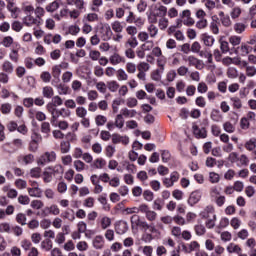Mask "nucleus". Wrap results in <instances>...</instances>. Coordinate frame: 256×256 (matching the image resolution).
<instances>
[{
  "label": "nucleus",
  "instance_id": "nucleus-1",
  "mask_svg": "<svg viewBox=\"0 0 256 256\" xmlns=\"http://www.w3.org/2000/svg\"><path fill=\"white\" fill-rule=\"evenodd\" d=\"M146 17L149 23H157L161 17H167V6L161 2L151 4L146 12Z\"/></svg>",
  "mask_w": 256,
  "mask_h": 256
},
{
  "label": "nucleus",
  "instance_id": "nucleus-2",
  "mask_svg": "<svg viewBox=\"0 0 256 256\" xmlns=\"http://www.w3.org/2000/svg\"><path fill=\"white\" fill-rule=\"evenodd\" d=\"M55 161H57V153L55 151H47L39 157L38 165L44 167L47 163H55Z\"/></svg>",
  "mask_w": 256,
  "mask_h": 256
},
{
  "label": "nucleus",
  "instance_id": "nucleus-3",
  "mask_svg": "<svg viewBox=\"0 0 256 256\" xmlns=\"http://www.w3.org/2000/svg\"><path fill=\"white\" fill-rule=\"evenodd\" d=\"M99 33L102 41H109V39H111L113 36V31L111 30V26H109V24L102 25Z\"/></svg>",
  "mask_w": 256,
  "mask_h": 256
},
{
  "label": "nucleus",
  "instance_id": "nucleus-4",
  "mask_svg": "<svg viewBox=\"0 0 256 256\" xmlns=\"http://www.w3.org/2000/svg\"><path fill=\"white\" fill-rule=\"evenodd\" d=\"M180 17L181 19H184L183 25H186V27H192V25H195V19L191 17V10H183Z\"/></svg>",
  "mask_w": 256,
  "mask_h": 256
},
{
  "label": "nucleus",
  "instance_id": "nucleus-5",
  "mask_svg": "<svg viewBox=\"0 0 256 256\" xmlns=\"http://www.w3.org/2000/svg\"><path fill=\"white\" fill-rule=\"evenodd\" d=\"M42 213L45 217L48 215H54L57 217V215H61V208L57 204H52L50 206H46L43 210Z\"/></svg>",
  "mask_w": 256,
  "mask_h": 256
},
{
  "label": "nucleus",
  "instance_id": "nucleus-6",
  "mask_svg": "<svg viewBox=\"0 0 256 256\" xmlns=\"http://www.w3.org/2000/svg\"><path fill=\"white\" fill-rule=\"evenodd\" d=\"M47 111L51 114V123L52 125H56L57 120L61 117L60 109L55 108V106H51V104H47Z\"/></svg>",
  "mask_w": 256,
  "mask_h": 256
},
{
  "label": "nucleus",
  "instance_id": "nucleus-7",
  "mask_svg": "<svg viewBox=\"0 0 256 256\" xmlns=\"http://www.w3.org/2000/svg\"><path fill=\"white\" fill-rule=\"evenodd\" d=\"M23 24L26 27H33V25H36L37 27H39V25H41V21L38 20L37 16L35 17V16L29 14L23 18Z\"/></svg>",
  "mask_w": 256,
  "mask_h": 256
},
{
  "label": "nucleus",
  "instance_id": "nucleus-8",
  "mask_svg": "<svg viewBox=\"0 0 256 256\" xmlns=\"http://www.w3.org/2000/svg\"><path fill=\"white\" fill-rule=\"evenodd\" d=\"M131 225L132 227H143L144 229H149V224L145 221H141V218L139 215L134 214L131 219Z\"/></svg>",
  "mask_w": 256,
  "mask_h": 256
},
{
  "label": "nucleus",
  "instance_id": "nucleus-9",
  "mask_svg": "<svg viewBox=\"0 0 256 256\" xmlns=\"http://www.w3.org/2000/svg\"><path fill=\"white\" fill-rule=\"evenodd\" d=\"M115 231L118 235H125L129 231V225L125 221H119L115 225Z\"/></svg>",
  "mask_w": 256,
  "mask_h": 256
},
{
  "label": "nucleus",
  "instance_id": "nucleus-10",
  "mask_svg": "<svg viewBox=\"0 0 256 256\" xmlns=\"http://www.w3.org/2000/svg\"><path fill=\"white\" fill-rule=\"evenodd\" d=\"M198 201H201V191L195 190L190 194L188 198V205L193 207V205H197Z\"/></svg>",
  "mask_w": 256,
  "mask_h": 256
},
{
  "label": "nucleus",
  "instance_id": "nucleus-11",
  "mask_svg": "<svg viewBox=\"0 0 256 256\" xmlns=\"http://www.w3.org/2000/svg\"><path fill=\"white\" fill-rule=\"evenodd\" d=\"M215 215V208H213V206H207L203 211L200 212V217L205 220L210 219Z\"/></svg>",
  "mask_w": 256,
  "mask_h": 256
},
{
  "label": "nucleus",
  "instance_id": "nucleus-12",
  "mask_svg": "<svg viewBox=\"0 0 256 256\" xmlns=\"http://www.w3.org/2000/svg\"><path fill=\"white\" fill-rule=\"evenodd\" d=\"M92 245L94 249H103L105 247V239L102 235H97L93 238Z\"/></svg>",
  "mask_w": 256,
  "mask_h": 256
},
{
  "label": "nucleus",
  "instance_id": "nucleus-13",
  "mask_svg": "<svg viewBox=\"0 0 256 256\" xmlns=\"http://www.w3.org/2000/svg\"><path fill=\"white\" fill-rule=\"evenodd\" d=\"M218 16L220 17L221 24L223 27H231L233 25V22L231 21V17L229 15L225 14V12L220 11L218 13Z\"/></svg>",
  "mask_w": 256,
  "mask_h": 256
},
{
  "label": "nucleus",
  "instance_id": "nucleus-14",
  "mask_svg": "<svg viewBox=\"0 0 256 256\" xmlns=\"http://www.w3.org/2000/svg\"><path fill=\"white\" fill-rule=\"evenodd\" d=\"M58 83L57 81L53 80L52 85L57 89L58 93L60 95H69V86H66L63 83L55 84Z\"/></svg>",
  "mask_w": 256,
  "mask_h": 256
},
{
  "label": "nucleus",
  "instance_id": "nucleus-15",
  "mask_svg": "<svg viewBox=\"0 0 256 256\" xmlns=\"http://www.w3.org/2000/svg\"><path fill=\"white\" fill-rule=\"evenodd\" d=\"M112 143H122V145H129V137L128 136H121L119 134L112 135Z\"/></svg>",
  "mask_w": 256,
  "mask_h": 256
},
{
  "label": "nucleus",
  "instance_id": "nucleus-16",
  "mask_svg": "<svg viewBox=\"0 0 256 256\" xmlns=\"http://www.w3.org/2000/svg\"><path fill=\"white\" fill-rule=\"evenodd\" d=\"M193 133L198 139H205V137H207V130L203 127L199 128L197 125L193 126Z\"/></svg>",
  "mask_w": 256,
  "mask_h": 256
},
{
  "label": "nucleus",
  "instance_id": "nucleus-17",
  "mask_svg": "<svg viewBox=\"0 0 256 256\" xmlns=\"http://www.w3.org/2000/svg\"><path fill=\"white\" fill-rule=\"evenodd\" d=\"M47 169H50V171L54 177H57V175H63V173L65 171L61 164H56L54 166H48Z\"/></svg>",
  "mask_w": 256,
  "mask_h": 256
},
{
  "label": "nucleus",
  "instance_id": "nucleus-18",
  "mask_svg": "<svg viewBox=\"0 0 256 256\" xmlns=\"http://www.w3.org/2000/svg\"><path fill=\"white\" fill-rule=\"evenodd\" d=\"M201 39L206 47H213L215 43V38L207 33L202 34Z\"/></svg>",
  "mask_w": 256,
  "mask_h": 256
},
{
  "label": "nucleus",
  "instance_id": "nucleus-19",
  "mask_svg": "<svg viewBox=\"0 0 256 256\" xmlns=\"http://www.w3.org/2000/svg\"><path fill=\"white\" fill-rule=\"evenodd\" d=\"M147 31L151 39H155V37L159 35V27H157L155 23H150V25L147 27Z\"/></svg>",
  "mask_w": 256,
  "mask_h": 256
},
{
  "label": "nucleus",
  "instance_id": "nucleus-20",
  "mask_svg": "<svg viewBox=\"0 0 256 256\" xmlns=\"http://www.w3.org/2000/svg\"><path fill=\"white\" fill-rule=\"evenodd\" d=\"M120 115L126 119H133L137 115V110H129L128 108H122L120 110Z\"/></svg>",
  "mask_w": 256,
  "mask_h": 256
},
{
  "label": "nucleus",
  "instance_id": "nucleus-21",
  "mask_svg": "<svg viewBox=\"0 0 256 256\" xmlns=\"http://www.w3.org/2000/svg\"><path fill=\"white\" fill-rule=\"evenodd\" d=\"M157 23L160 31H165V29L169 27V18H167L166 16H162L157 19Z\"/></svg>",
  "mask_w": 256,
  "mask_h": 256
},
{
  "label": "nucleus",
  "instance_id": "nucleus-22",
  "mask_svg": "<svg viewBox=\"0 0 256 256\" xmlns=\"http://www.w3.org/2000/svg\"><path fill=\"white\" fill-rule=\"evenodd\" d=\"M2 71L4 73L11 74V73H13V71H15V66H13V63H11V61L5 60L2 63Z\"/></svg>",
  "mask_w": 256,
  "mask_h": 256
},
{
  "label": "nucleus",
  "instance_id": "nucleus-23",
  "mask_svg": "<svg viewBox=\"0 0 256 256\" xmlns=\"http://www.w3.org/2000/svg\"><path fill=\"white\" fill-rule=\"evenodd\" d=\"M94 121L97 127H103L107 124V116L98 114L95 116Z\"/></svg>",
  "mask_w": 256,
  "mask_h": 256
},
{
  "label": "nucleus",
  "instance_id": "nucleus-24",
  "mask_svg": "<svg viewBox=\"0 0 256 256\" xmlns=\"http://www.w3.org/2000/svg\"><path fill=\"white\" fill-rule=\"evenodd\" d=\"M110 63L111 65H119V63H125V57L115 53L110 57Z\"/></svg>",
  "mask_w": 256,
  "mask_h": 256
},
{
  "label": "nucleus",
  "instance_id": "nucleus-25",
  "mask_svg": "<svg viewBox=\"0 0 256 256\" xmlns=\"http://www.w3.org/2000/svg\"><path fill=\"white\" fill-rule=\"evenodd\" d=\"M59 7H61L59 1L55 0L46 5L45 10L47 11V13H55V11L59 9Z\"/></svg>",
  "mask_w": 256,
  "mask_h": 256
},
{
  "label": "nucleus",
  "instance_id": "nucleus-26",
  "mask_svg": "<svg viewBox=\"0 0 256 256\" xmlns=\"http://www.w3.org/2000/svg\"><path fill=\"white\" fill-rule=\"evenodd\" d=\"M114 126L117 129H123L125 127V118L121 114H117L114 121Z\"/></svg>",
  "mask_w": 256,
  "mask_h": 256
},
{
  "label": "nucleus",
  "instance_id": "nucleus-27",
  "mask_svg": "<svg viewBox=\"0 0 256 256\" xmlns=\"http://www.w3.org/2000/svg\"><path fill=\"white\" fill-rule=\"evenodd\" d=\"M27 191L30 197L41 198L43 195V190H41V188H27Z\"/></svg>",
  "mask_w": 256,
  "mask_h": 256
},
{
  "label": "nucleus",
  "instance_id": "nucleus-28",
  "mask_svg": "<svg viewBox=\"0 0 256 256\" xmlns=\"http://www.w3.org/2000/svg\"><path fill=\"white\" fill-rule=\"evenodd\" d=\"M74 165V169L78 172L81 173L83 171H85V169H87V164H85V162L81 161V160H75L73 162Z\"/></svg>",
  "mask_w": 256,
  "mask_h": 256
},
{
  "label": "nucleus",
  "instance_id": "nucleus-29",
  "mask_svg": "<svg viewBox=\"0 0 256 256\" xmlns=\"http://www.w3.org/2000/svg\"><path fill=\"white\" fill-rule=\"evenodd\" d=\"M42 95L43 97H45L46 99H51L53 98V95H55V91L53 90V87L51 86H45L42 89Z\"/></svg>",
  "mask_w": 256,
  "mask_h": 256
},
{
  "label": "nucleus",
  "instance_id": "nucleus-30",
  "mask_svg": "<svg viewBox=\"0 0 256 256\" xmlns=\"http://www.w3.org/2000/svg\"><path fill=\"white\" fill-rule=\"evenodd\" d=\"M67 5H75L76 9H85V0H66Z\"/></svg>",
  "mask_w": 256,
  "mask_h": 256
},
{
  "label": "nucleus",
  "instance_id": "nucleus-31",
  "mask_svg": "<svg viewBox=\"0 0 256 256\" xmlns=\"http://www.w3.org/2000/svg\"><path fill=\"white\" fill-rule=\"evenodd\" d=\"M210 117H211L212 121H215L216 123L223 121V115H221V111H219L217 109L212 110Z\"/></svg>",
  "mask_w": 256,
  "mask_h": 256
},
{
  "label": "nucleus",
  "instance_id": "nucleus-32",
  "mask_svg": "<svg viewBox=\"0 0 256 256\" xmlns=\"http://www.w3.org/2000/svg\"><path fill=\"white\" fill-rule=\"evenodd\" d=\"M125 103V100L123 98H116L112 101V111L113 113L119 112L120 105H123Z\"/></svg>",
  "mask_w": 256,
  "mask_h": 256
},
{
  "label": "nucleus",
  "instance_id": "nucleus-33",
  "mask_svg": "<svg viewBox=\"0 0 256 256\" xmlns=\"http://www.w3.org/2000/svg\"><path fill=\"white\" fill-rule=\"evenodd\" d=\"M98 201L100 204H102L104 211H111V206L107 202V196L106 195H100L98 197Z\"/></svg>",
  "mask_w": 256,
  "mask_h": 256
},
{
  "label": "nucleus",
  "instance_id": "nucleus-34",
  "mask_svg": "<svg viewBox=\"0 0 256 256\" xmlns=\"http://www.w3.org/2000/svg\"><path fill=\"white\" fill-rule=\"evenodd\" d=\"M107 87L111 93H117L119 91V82L115 80H111L107 82Z\"/></svg>",
  "mask_w": 256,
  "mask_h": 256
},
{
  "label": "nucleus",
  "instance_id": "nucleus-35",
  "mask_svg": "<svg viewBox=\"0 0 256 256\" xmlns=\"http://www.w3.org/2000/svg\"><path fill=\"white\" fill-rule=\"evenodd\" d=\"M105 165H107V161H105V159L97 158L94 160L92 167H94V169H103Z\"/></svg>",
  "mask_w": 256,
  "mask_h": 256
},
{
  "label": "nucleus",
  "instance_id": "nucleus-36",
  "mask_svg": "<svg viewBox=\"0 0 256 256\" xmlns=\"http://www.w3.org/2000/svg\"><path fill=\"white\" fill-rule=\"evenodd\" d=\"M200 57H204V59H207V63L212 64L213 63V54L209 50H202L199 53Z\"/></svg>",
  "mask_w": 256,
  "mask_h": 256
},
{
  "label": "nucleus",
  "instance_id": "nucleus-37",
  "mask_svg": "<svg viewBox=\"0 0 256 256\" xmlns=\"http://www.w3.org/2000/svg\"><path fill=\"white\" fill-rule=\"evenodd\" d=\"M217 222V214L210 218H206L205 220V227L207 229H213L215 227V223Z\"/></svg>",
  "mask_w": 256,
  "mask_h": 256
},
{
  "label": "nucleus",
  "instance_id": "nucleus-38",
  "mask_svg": "<svg viewBox=\"0 0 256 256\" xmlns=\"http://www.w3.org/2000/svg\"><path fill=\"white\" fill-rule=\"evenodd\" d=\"M244 147L247 151L254 152L256 150V138H251L250 140L246 141Z\"/></svg>",
  "mask_w": 256,
  "mask_h": 256
},
{
  "label": "nucleus",
  "instance_id": "nucleus-39",
  "mask_svg": "<svg viewBox=\"0 0 256 256\" xmlns=\"http://www.w3.org/2000/svg\"><path fill=\"white\" fill-rule=\"evenodd\" d=\"M21 9L23 13H26V15L29 13H33V11H35V7L33 6V4L29 2H23Z\"/></svg>",
  "mask_w": 256,
  "mask_h": 256
},
{
  "label": "nucleus",
  "instance_id": "nucleus-40",
  "mask_svg": "<svg viewBox=\"0 0 256 256\" xmlns=\"http://www.w3.org/2000/svg\"><path fill=\"white\" fill-rule=\"evenodd\" d=\"M194 231L198 237H202V235H205L207 233V228H205V225L203 224H197L194 227Z\"/></svg>",
  "mask_w": 256,
  "mask_h": 256
},
{
  "label": "nucleus",
  "instance_id": "nucleus-41",
  "mask_svg": "<svg viewBox=\"0 0 256 256\" xmlns=\"http://www.w3.org/2000/svg\"><path fill=\"white\" fill-rule=\"evenodd\" d=\"M111 225V218L109 216H104L100 220V227L105 231V229H109V226Z\"/></svg>",
  "mask_w": 256,
  "mask_h": 256
},
{
  "label": "nucleus",
  "instance_id": "nucleus-42",
  "mask_svg": "<svg viewBox=\"0 0 256 256\" xmlns=\"http://www.w3.org/2000/svg\"><path fill=\"white\" fill-rule=\"evenodd\" d=\"M9 59L13 61V63H19V49H12L9 53Z\"/></svg>",
  "mask_w": 256,
  "mask_h": 256
},
{
  "label": "nucleus",
  "instance_id": "nucleus-43",
  "mask_svg": "<svg viewBox=\"0 0 256 256\" xmlns=\"http://www.w3.org/2000/svg\"><path fill=\"white\" fill-rule=\"evenodd\" d=\"M75 113L76 117H78L79 119H85V117H87V109L85 107H77Z\"/></svg>",
  "mask_w": 256,
  "mask_h": 256
},
{
  "label": "nucleus",
  "instance_id": "nucleus-44",
  "mask_svg": "<svg viewBox=\"0 0 256 256\" xmlns=\"http://www.w3.org/2000/svg\"><path fill=\"white\" fill-rule=\"evenodd\" d=\"M43 181L44 183H51V181H53V174L50 169H47V167L43 172Z\"/></svg>",
  "mask_w": 256,
  "mask_h": 256
},
{
  "label": "nucleus",
  "instance_id": "nucleus-45",
  "mask_svg": "<svg viewBox=\"0 0 256 256\" xmlns=\"http://www.w3.org/2000/svg\"><path fill=\"white\" fill-rule=\"evenodd\" d=\"M52 77L59 83V77H61V66L59 64L52 67Z\"/></svg>",
  "mask_w": 256,
  "mask_h": 256
},
{
  "label": "nucleus",
  "instance_id": "nucleus-46",
  "mask_svg": "<svg viewBox=\"0 0 256 256\" xmlns=\"http://www.w3.org/2000/svg\"><path fill=\"white\" fill-rule=\"evenodd\" d=\"M112 27V31H114V33H123V24H121L120 21H114L111 24Z\"/></svg>",
  "mask_w": 256,
  "mask_h": 256
},
{
  "label": "nucleus",
  "instance_id": "nucleus-47",
  "mask_svg": "<svg viewBox=\"0 0 256 256\" xmlns=\"http://www.w3.org/2000/svg\"><path fill=\"white\" fill-rule=\"evenodd\" d=\"M157 67L161 71H165V65H167V58L165 56H160L157 61Z\"/></svg>",
  "mask_w": 256,
  "mask_h": 256
},
{
  "label": "nucleus",
  "instance_id": "nucleus-48",
  "mask_svg": "<svg viewBox=\"0 0 256 256\" xmlns=\"http://www.w3.org/2000/svg\"><path fill=\"white\" fill-rule=\"evenodd\" d=\"M60 151L61 153H69L71 151V143L69 141H62L60 143Z\"/></svg>",
  "mask_w": 256,
  "mask_h": 256
},
{
  "label": "nucleus",
  "instance_id": "nucleus-49",
  "mask_svg": "<svg viewBox=\"0 0 256 256\" xmlns=\"http://www.w3.org/2000/svg\"><path fill=\"white\" fill-rule=\"evenodd\" d=\"M11 109H13V106L9 103H4L0 106L2 115H9V113H11Z\"/></svg>",
  "mask_w": 256,
  "mask_h": 256
},
{
  "label": "nucleus",
  "instance_id": "nucleus-50",
  "mask_svg": "<svg viewBox=\"0 0 256 256\" xmlns=\"http://www.w3.org/2000/svg\"><path fill=\"white\" fill-rule=\"evenodd\" d=\"M40 131L44 133V135H49V133H51V124L49 122H42Z\"/></svg>",
  "mask_w": 256,
  "mask_h": 256
},
{
  "label": "nucleus",
  "instance_id": "nucleus-51",
  "mask_svg": "<svg viewBox=\"0 0 256 256\" xmlns=\"http://www.w3.org/2000/svg\"><path fill=\"white\" fill-rule=\"evenodd\" d=\"M241 13H242L241 7L239 6L234 7L230 12L231 19H239V17H241Z\"/></svg>",
  "mask_w": 256,
  "mask_h": 256
},
{
  "label": "nucleus",
  "instance_id": "nucleus-52",
  "mask_svg": "<svg viewBox=\"0 0 256 256\" xmlns=\"http://www.w3.org/2000/svg\"><path fill=\"white\" fill-rule=\"evenodd\" d=\"M165 71L164 70H160V69H156L151 73V79L153 81H161V75H163Z\"/></svg>",
  "mask_w": 256,
  "mask_h": 256
},
{
  "label": "nucleus",
  "instance_id": "nucleus-53",
  "mask_svg": "<svg viewBox=\"0 0 256 256\" xmlns=\"http://www.w3.org/2000/svg\"><path fill=\"white\" fill-rule=\"evenodd\" d=\"M221 191H223V188H221V186H213L210 188V195L211 197H219V195H221Z\"/></svg>",
  "mask_w": 256,
  "mask_h": 256
},
{
  "label": "nucleus",
  "instance_id": "nucleus-54",
  "mask_svg": "<svg viewBox=\"0 0 256 256\" xmlns=\"http://www.w3.org/2000/svg\"><path fill=\"white\" fill-rule=\"evenodd\" d=\"M228 253H241V247L235 243H230L227 246Z\"/></svg>",
  "mask_w": 256,
  "mask_h": 256
},
{
  "label": "nucleus",
  "instance_id": "nucleus-55",
  "mask_svg": "<svg viewBox=\"0 0 256 256\" xmlns=\"http://www.w3.org/2000/svg\"><path fill=\"white\" fill-rule=\"evenodd\" d=\"M13 43H14V40H13V37L11 36H5L1 41V45L6 48L11 47Z\"/></svg>",
  "mask_w": 256,
  "mask_h": 256
},
{
  "label": "nucleus",
  "instance_id": "nucleus-56",
  "mask_svg": "<svg viewBox=\"0 0 256 256\" xmlns=\"http://www.w3.org/2000/svg\"><path fill=\"white\" fill-rule=\"evenodd\" d=\"M30 206L32 209H43V207H45V203H43V201L41 200H32L30 203Z\"/></svg>",
  "mask_w": 256,
  "mask_h": 256
},
{
  "label": "nucleus",
  "instance_id": "nucleus-57",
  "mask_svg": "<svg viewBox=\"0 0 256 256\" xmlns=\"http://www.w3.org/2000/svg\"><path fill=\"white\" fill-rule=\"evenodd\" d=\"M45 11V8L41 6H36V8H34V13L38 20H41L42 17H45Z\"/></svg>",
  "mask_w": 256,
  "mask_h": 256
},
{
  "label": "nucleus",
  "instance_id": "nucleus-58",
  "mask_svg": "<svg viewBox=\"0 0 256 256\" xmlns=\"http://www.w3.org/2000/svg\"><path fill=\"white\" fill-rule=\"evenodd\" d=\"M117 79L118 81H127L129 79V75H127V72L123 69L117 70Z\"/></svg>",
  "mask_w": 256,
  "mask_h": 256
},
{
  "label": "nucleus",
  "instance_id": "nucleus-59",
  "mask_svg": "<svg viewBox=\"0 0 256 256\" xmlns=\"http://www.w3.org/2000/svg\"><path fill=\"white\" fill-rule=\"evenodd\" d=\"M209 181L210 183H213V184L219 183V181H221V176L216 172H210Z\"/></svg>",
  "mask_w": 256,
  "mask_h": 256
},
{
  "label": "nucleus",
  "instance_id": "nucleus-60",
  "mask_svg": "<svg viewBox=\"0 0 256 256\" xmlns=\"http://www.w3.org/2000/svg\"><path fill=\"white\" fill-rule=\"evenodd\" d=\"M89 58L92 61H99V59H101V52H99V50H90Z\"/></svg>",
  "mask_w": 256,
  "mask_h": 256
},
{
  "label": "nucleus",
  "instance_id": "nucleus-61",
  "mask_svg": "<svg viewBox=\"0 0 256 256\" xmlns=\"http://www.w3.org/2000/svg\"><path fill=\"white\" fill-rule=\"evenodd\" d=\"M223 129L226 131V133H235V125H233L230 121L223 124Z\"/></svg>",
  "mask_w": 256,
  "mask_h": 256
},
{
  "label": "nucleus",
  "instance_id": "nucleus-62",
  "mask_svg": "<svg viewBox=\"0 0 256 256\" xmlns=\"http://www.w3.org/2000/svg\"><path fill=\"white\" fill-rule=\"evenodd\" d=\"M137 69H138V71H142L143 73H147V71H149V69H151V65H149V63H147V62H140L137 65Z\"/></svg>",
  "mask_w": 256,
  "mask_h": 256
},
{
  "label": "nucleus",
  "instance_id": "nucleus-63",
  "mask_svg": "<svg viewBox=\"0 0 256 256\" xmlns=\"http://www.w3.org/2000/svg\"><path fill=\"white\" fill-rule=\"evenodd\" d=\"M0 233H11V224L9 222L0 223Z\"/></svg>",
  "mask_w": 256,
  "mask_h": 256
},
{
  "label": "nucleus",
  "instance_id": "nucleus-64",
  "mask_svg": "<svg viewBox=\"0 0 256 256\" xmlns=\"http://www.w3.org/2000/svg\"><path fill=\"white\" fill-rule=\"evenodd\" d=\"M256 75V67L255 66H247V69H246V76L247 77H255Z\"/></svg>",
  "mask_w": 256,
  "mask_h": 256
}]
</instances>
